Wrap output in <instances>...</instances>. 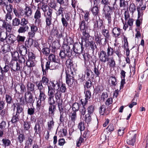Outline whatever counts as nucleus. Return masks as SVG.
I'll return each mask as SVG.
<instances>
[{
    "label": "nucleus",
    "mask_w": 148,
    "mask_h": 148,
    "mask_svg": "<svg viewBox=\"0 0 148 148\" xmlns=\"http://www.w3.org/2000/svg\"><path fill=\"white\" fill-rule=\"evenodd\" d=\"M116 0L114 2L113 6L111 7L109 6H105V7L103 9L104 13L105 16V18L107 19L109 23H111V15L112 14V10H115V6L116 5Z\"/></svg>",
    "instance_id": "f257e3e1"
},
{
    "label": "nucleus",
    "mask_w": 148,
    "mask_h": 148,
    "mask_svg": "<svg viewBox=\"0 0 148 148\" xmlns=\"http://www.w3.org/2000/svg\"><path fill=\"white\" fill-rule=\"evenodd\" d=\"M79 28L81 31L83 35L86 38H89L90 36L89 32L90 31V27L86 25L84 20L79 23Z\"/></svg>",
    "instance_id": "f03ea898"
},
{
    "label": "nucleus",
    "mask_w": 148,
    "mask_h": 148,
    "mask_svg": "<svg viewBox=\"0 0 148 148\" xmlns=\"http://www.w3.org/2000/svg\"><path fill=\"white\" fill-rule=\"evenodd\" d=\"M46 98V96L45 94V91L40 92L39 100L37 102L36 109L37 111L35 112L36 115V116L39 114V111L40 108L41 101H44Z\"/></svg>",
    "instance_id": "7ed1b4c3"
},
{
    "label": "nucleus",
    "mask_w": 148,
    "mask_h": 148,
    "mask_svg": "<svg viewBox=\"0 0 148 148\" xmlns=\"http://www.w3.org/2000/svg\"><path fill=\"white\" fill-rule=\"evenodd\" d=\"M136 134L135 132L132 131L130 132L127 136V143L129 145H133L136 139Z\"/></svg>",
    "instance_id": "20e7f679"
},
{
    "label": "nucleus",
    "mask_w": 148,
    "mask_h": 148,
    "mask_svg": "<svg viewBox=\"0 0 148 148\" xmlns=\"http://www.w3.org/2000/svg\"><path fill=\"white\" fill-rule=\"evenodd\" d=\"M98 56L99 61L102 63H105L110 60L106 52L103 50L101 51L99 53Z\"/></svg>",
    "instance_id": "39448f33"
},
{
    "label": "nucleus",
    "mask_w": 148,
    "mask_h": 148,
    "mask_svg": "<svg viewBox=\"0 0 148 148\" xmlns=\"http://www.w3.org/2000/svg\"><path fill=\"white\" fill-rule=\"evenodd\" d=\"M73 49L74 52L77 54H81L83 53L84 47L82 43H75L73 45Z\"/></svg>",
    "instance_id": "423d86ee"
},
{
    "label": "nucleus",
    "mask_w": 148,
    "mask_h": 148,
    "mask_svg": "<svg viewBox=\"0 0 148 148\" xmlns=\"http://www.w3.org/2000/svg\"><path fill=\"white\" fill-rule=\"evenodd\" d=\"M56 85H57L58 86V87L59 86V84L57 82L55 84L53 82H51L50 83V85L48 86V96H54V95L55 92V90L54 87Z\"/></svg>",
    "instance_id": "0eeeda50"
},
{
    "label": "nucleus",
    "mask_w": 148,
    "mask_h": 148,
    "mask_svg": "<svg viewBox=\"0 0 148 148\" xmlns=\"http://www.w3.org/2000/svg\"><path fill=\"white\" fill-rule=\"evenodd\" d=\"M31 32L28 33V36L30 39L34 37L38 30V27L34 24H32L30 27Z\"/></svg>",
    "instance_id": "6e6552de"
},
{
    "label": "nucleus",
    "mask_w": 148,
    "mask_h": 148,
    "mask_svg": "<svg viewBox=\"0 0 148 148\" xmlns=\"http://www.w3.org/2000/svg\"><path fill=\"white\" fill-rule=\"evenodd\" d=\"M10 66L11 70L14 71H18L20 69V66L16 60H12L10 64Z\"/></svg>",
    "instance_id": "1a4fd4ad"
},
{
    "label": "nucleus",
    "mask_w": 148,
    "mask_h": 148,
    "mask_svg": "<svg viewBox=\"0 0 148 148\" xmlns=\"http://www.w3.org/2000/svg\"><path fill=\"white\" fill-rule=\"evenodd\" d=\"M7 36L4 38H1L0 40L1 41H3L6 38L7 41L8 43L10 44L13 43L15 41V38L14 36L12 34L9 35L7 38Z\"/></svg>",
    "instance_id": "9d476101"
},
{
    "label": "nucleus",
    "mask_w": 148,
    "mask_h": 148,
    "mask_svg": "<svg viewBox=\"0 0 148 148\" xmlns=\"http://www.w3.org/2000/svg\"><path fill=\"white\" fill-rule=\"evenodd\" d=\"M41 17V13L40 10V8H38L35 13L34 16V18L35 19L34 22L35 24L37 23L38 24H39L41 23L40 18Z\"/></svg>",
    "instance_id": "9b49d317"
},
{
    "label": "nucleus",
    "mask_w": 148,
    "mask_h": 148,
    "mask_svg": "<svg viewBox=\"0 0 148 148\" xmlns=\"http://www.w3.org/2000/svg\"><path fill=\"white\" fill-rule=\"evenodd\" d=\"M74 79L73 76H72L70 74H66V82L69 86H71L73 83Z\"/></svg>",
    "instance_id": "f8f14e48"
},
{
    "label": "nucleus",
    "mask_w": 148,
    "mask_h": 148,
    "mask_svg": "<svg viewBox=\"0 0 148 148\" xmlns=\"http://www.w3.org/2000/svg\"><path fill=\"white\" fill-rule=\"evenodd\" d=\"M25 99L28 103H32L33 101V96L29 91H28L25 94Z\"/></svg>",
    "instance_id": "ddd939ff"
},
{
    "label": "nucleus",
    "mask_w": 148,
    "mask_h": 148,
    "mask_svg": "<svg viewBox=\"0 0 148 148\" xmlns=\"http://www.w3.org/2000/svg\"><path fill=\"white\" fill-rule=\"evenodd\" d=\"M23 116H21L19 114L16 113L15 115L13 116L11 122L12 123H15L20 120H23Z\"/></svg>",
    "instance_id": "4468645a"
},
{
    "label": "nucleus",
    "mask_w": 148,
    "mask_h": 148,
    "mask_svg": "<svg viewBox=\"0 0 148 148\" xmlns=\"http://www.w3.org/2000/svg\"><path fill=\"white\" fill-rule=\"evenodd\" d=\"M94 2V5L95 6L92 8L91 9L92 12L94 15H97L99 13V9L98 7L97 6V0H93Z\"/></svg>",
    "instance_id": "2eb2a0df"
},
{
    "label": "nucleus",
    "mask_w": 148,
    "mask_h": 148,
    "mask_svg": "<svg viewBox=\"0 0 148 148\" xmlns=\"http://www.w3.org/2000/svg\"><path fill=\"white\" fill-rule=\"evenodd\" d=\"M84 93L85 97V99H81V101L82 102V101L83 103H85V102L86 101L87 103L88 100L90 99L91 97V93L89 90H85Z\"/></svg>",
    "instance_id": "dca6fc26"
},
{
    "label": "nucleus",
    "mask_w": 148,
    "mask_h": 148,
    "mask_svg": "<svg viewBox=\"0 0 148 148\" xmlns=\"http://www.w3.org/2000/svg\"><path fill=\"white\" fill-rule=\"evenodd\" d=\"M23 11L24 15H25V17H29L31 16L32 14V10L31 8L30 7H26L24 9Z\"/></svg>",
    "instance_id": "f3484780"
},
{
    "label": "nucleus",
    "mask_w": 148,
    "mask_h": 148,
    "mask_svg": "<svg viewBox=\"0 0 148 148\" xmlns=\"http://www.w3.org/2000/svg\"><path fill=\"white\" fill-rule=\"evenodd\" d=\"M68 6H63L62 5H60L59 9L57 11V16L61 15L62 17L64 16L63 12Z\"/></svg>",
    "instance_id": "a211bd4d"
},
{
    "label": "nucleus",
    "mask_w": 148,
    "mask_h": 148,
    "mask_svg": "<svg viewBox=\"0 0 148 148\" xmlns=\"http://www.w3.org/2000/svg\"><path fill=\"white\" fill-rule=\"evenodd\" d=\"M65 17H62L61 21L63 26L66 27L68 26V22H67L70 19V17L68 14H65Z\"/></svg>",
    "instance_id": "6ab92c4d"
},
{
    "label": "nucleus",
    "mask_w": 148,
    "mask_h": 148,
    "mask_svg": "<svg viewBox=\"0 0 148 148\" xmlns=\"http://www.w3.org/2000/svg\"><path fill=\"white\" fill-rule=\"evenodd\" d=\"M29 29L28 26L22 25L21 26L19 27L17 32L19 33H24L25 32H27Z\"/></svg>",
    "instance_id": "aec40b11"
},
{
    "label": "nucleus",
    "mask_w": 148,
    "mask_h": 148,
    "mask_svg": "<svg viewBox=\"0 0 148 148\" xmlns=\"http://www.w3.org/2000/svg\"><path fill=\"white\" fill-rule=\"evenodd\" d=\"M112 34L115 38L118 37L121 33V29L119 28L115 27L113 29Z\"/></svg>",
    "instance_id": "412c9836"
},
{
    "label": "nucleus",
    "mask_w": 148,
    "mask_h": 148,
    "mask_svg": "<svg viewBox=\"0 0 148 148\" xmlns=\"http://www.w3.org/2000/svg\"><path fill=\"white\" fill-rule=\"evenodd\" d=\"M19 53L23 56H25L27 53V48L24 45H21L19 48Z\"/></svg>",
    "instance_id": "4be33fe9"
},
{
    "label": "nucleus",
    "mask_w": 148,
    "mask_h": 148,
    "mask_svg": "<svg viewBox=\"0 0 148 148\" xmlns=\"http://www.w3.org/2000/svg\"><path fill=\"white\" fill-rule=\"evenodd\" d=\"M13 12L16 17L18 18H21L24 15L23 10L17 11L16 8L13 9Z\"/></svg>",
    "instance_id": "5701e85b"
},
{
    "label": "nucleus",
    "mask_w": 148,
    "mask_h": 148,
    "mask_svg": "<svg viewBox=\"0 0 148 148\" xmlns=\"http://www.w3.org/2000/svg\"><path fill=\"white\" fill-rule=\"evenodd\" d=\"M16 109L17 111L16 112V114H19L21 116H22L24 117V114L23 112V110L19 104H18L17 105Z\"/></svg>",
    "instance_id": "b1692460"
},
{
    "label": "nucleus",
    "mask_w": 148,
    "mask_h": 148,
    "mask_svg": "<svg viewBox=\"0 0 148 148\" xmlns=\"http://www.w3.org/2000/svg\"><path fill=\"white\" fill-rule=\"evenodd\" d=\"M81 104L82 105L83 107H82L80 109V112L81 116H82V115L84 116V115L86 113V108L85 106L86 105L87 102L86 101L85 103H83L82 101L81 102Z\"/></svg>",
    "instance_id": "393cba45"
},
{
    "label": "nucleus",
    "mask_w": 148,
    "mask_h": 148,
    "mask_svg": "<svg viewBox=\"0 0 148 148\" xmlns=\"http://www.w3.org/2000/svg\"><path fill=\"white\" fill-rule=\"evenodd\" d=\"M56 110V106L55 105H50L49 108V114L51 116H53Z\"/></svg>",
    "instance_id": "a878e982"
},
{
    "label": "nucleus",
    "mask_w": 148,
    "mask_h": 148,
    "mask_svg": "<svg viewBox=\"0 0 148 148\" xmlns=\"http://www.w3.org/2000/svg\"><path fill=\"white\" fill-rule=\"evenodd\" d=\"M60 64L59 63V62H51L50 69L54 70L57 69L58 68Z\"/></svg>",
    "instance_id": "bb28decb"
},
{
    "label": "nucleus",
    "mask_w": 148,
    "mask_h": 148,
    "mask_svg": "<svg viewBox=\"0 0 148 148\" xmlns=\"http://www.w3.org/2000/svg\"><path fill=\"white\" fill-rule=\"evenodd\" d=\"M92 87V83L90 80H88L86 82L84 85L85 90H90Z\"/></svg>",
    "instance_id": "cd10ccee"
},
{
    "label": "nucleus",
    "mask_w": 148,
    "mask_h": 148,
    "mask_svg": "<svg viewBox=\"0 0 148 148\" xmlns=\"http://www.w3.org/2000/svg\"><path fill=\"white\" fill-rule=\"evenodd\" d=\"M56 102L58 104V106L60 112L63 111V108L62 106L63 101L62 99L56 100Z\"/></svg>",
    "instance_id": "c85d7f7f"
},
{
    "label": "nucleus",
    "mask_w": 148,
    "mask_h": 148,
    "mask_svg": "<svg viewBox=\"0 0 148 148\" xmlns=\"http://www.w3.org/2000/svg\"><path fill=\"white\" fill-rule=\"evenodd\" d=\"M60 46V42L58 40H56L53 42L52 47L53 48L58 49Z\"/></svg>",
    "instance_id": "c756f323"
},
{
    "label": "nucleus",
    "mask_w": 148,
    "mask_h": 148,
    "mask_svg": "<svg viewBox=\"0 0 148 148\" xmlns=\"http://www.w3.org/2000/svg\"><path fill=\"white\" fill-rule=\"evenodd\" d=\"M45 17L46 25L48 26H50L52 24V16H45Z\"/></svg>",
    "instance_id": "7c9ffc66"
},
{
    "label": "nucleus",
    "mask_w": 148,
    "mask_h": 148,
    "mask_svg": "<svg viewBox=\"0 0 148 148\" xmlns=\"http://www.w3.org/2000/svg\"><path fill=\"white\" fill-rule=\"evenodd\" d=\"M66 64V66L70 67V70L73 69V70H74L73 67V62L71 59L69 58L67 60Z\"/></svg>",
    "instance_id": "2f4dec72"
},
{
    "label": "nucleus",
    "mask_w": 148,
    "mask_h": 148,
    "mask_svg": "<svg viewBox=\"0 0 148 148\" xmlns=\"http://www.w3.org/2000/svg\"><path fill=\"white\" fill-rule=\"evenodd\" d=\"M57 2L59 3L60 5L63 6H68L69 1L65 0H56Z\"/></svg>",
    "instance_id": "473e14b6"
},
{
    "label": "nucleus",
    "mask_w": 148,
    "mask_h": 148,
    "mask_svg": "<svg viewBox=\"0 0 148 148\" xmlns=\"http://www.w3.org/2000/svg\"><path fill=\"white\" fill-rule=\"evenodd\" d=\"M27 89L30 91H32L34 90V85L31 82H28L27 85Z\"/></svg>",
    "instance_id": "72a5a7b5"
},
{
    "label": "nucleus",
    "mask_w": 148,
    "mask_h": 148,
    "mask_svg": "<svg viewBox=\"0 0 148 148\" xmlns=\"http://www.w3.org/2000/svg\"><path fill=\"white\" fill-rule=\"evenodd\" d=\"M25 39V36L18 35L16 37V40L18 42L20 43L21 42H23Z\"/></svg>",
    "instance_id": "f704fd0d"
},
{
    "label": "nucleus",
    "mask_w": 148,
    "mask_h": 148,
    "mask_svg": "<svg viewBox=\"0 0 148 148\" xmlns=\"http://www.w3.org/2000/svg\"><path fill=\"white\" fill-rule=\"evenodd\" d=\"M54 95L56 100L61 99L62 94L60 91L59 90H56V92L55 93Z\"/></svg>",
    "instance_id": "c9c22d12"
},
{
    "label": "nucleus",
    "mask_w": 148,
    "mask_h": 148,
    "mask_svg": "<svg viewBox=\"0 0 148 148\" xmlns=\"http://www.w3.org/2000/svg\"><path fill=\"white\" fill-rule=\"evenodd\" d=\"M102 33L105 37V40L107 41L108 39L110 36L108 30L106 29H104L102 31Z\"/></svg>",
    "instance_id": "e433bc0d"
},
{
    "label": "nucleus",
    "mask_w": 148,
    "mask_h": 148,
    "mask_svg": "<svg viewBox=\"0 0 148 148\" xmlns=\"http://www.w3.org/2000/svg\"><path fill=\"white\" fill-rule=\"evenodd\" d=\"M108 61V64L110 67L114 68L116 64L114 60L113 57L110 58V60Z\"/></svg>",
    "instance_id": "4c0bfd02"
},
{
    "label": "nucleus",
    "mask_w": 148,
    "mask_h": 148,
    "mask_svg": "<svg viewBox=\"0 0 148 148\" xmlns=\"http://www.w3.org/2000/svg\"><path fill=\"white\" fill-rule=\"evenodd\" d=\"M70 48L69 45L66 44H64L62 46V49L67 53L70 52Z\"/></svg>",
    "instance_id": "58836bf2"
},
{
    "label": "nucleus",
    "mask_w": 148,
    "mask_h": 148,
    "mask_svg": "<svg viewBox=\"0 0 148 148\" xmlns=\"http://www.w3.org/2000/svg\"><path fill=\"white\" fill-rule=\"evenodd\" d=\"M49 8L47 5L44 3H42L41 6H40V8L43 12L44 15H45L46 11Z\"/></svg>",
    "instance_id": "ea45409f"
},
{
    "label": "nucleus",
    "mask_w": 148,
    "mask_h": 148,
    "mask_svg": "<svg viewBox=\"0 0 148 148\" xmlns=\"http://www.w3.org/2000/svg\"><path fill=\"white\" fill-rule=\"evenodd\" d=\"M2 141L3 143L2 145L5 147L9 146L11 143L10 141L9 140L6 138L3 139Z\"/></svg>",
    "instance_id": "a19ab883"
},
{
    "label": "nucleus",
    "mask_w": 148,
    "mask_h": 148,
    "mask_svg": "<svg viewBox=\"0 0 148 148\" xmlns=\"http://www.w3.org/2000/svg\"><path fill=\"white\" fill-rule=\"evenodd\" d=\"M84 13V20L87 22L89 23L90 21V17L89 16L90 13L88 11H85Z\"/></svg>",
    "instance_id": "79ce46f5"
},
{
    "label": "nucleus",
    "mask_w": 148,
    "mask_h": 148,
    "mask_svg": "<svg viewBox=\"0 0 148 148\" xmlns=\"http://www.w3.org/2000/svg\"><path fill=\"white\" fill-rule=\"evenodd\" d=\"M41 123H36L34 127V130L35 131V133L37 134L39 133L40 132L41 128L40 124Z\"/></svg>",
    "instance_id": "37998d69"
},
{
    "label": "nucleus",
    "mask_w": 148,
    "mask_h": 148,
    "mask_svg": "<svg viewBox=\"0 0 148 148\" xmlns=\"http://www.w3.org/2000/svg\"><path fill=\"white\" fill-rule=\"evenodd\" d=\"M33 140V137L32 136H30L29 137L28 139L26 141L25 145H27L28 147L29 146H31L32 144Z\"/></svg>",
    "instance_id": "c03bdc74"
},
{
    "label": "nucleus",
    "mask_w": 148,
    "mask_h": 148,
    "mask_svg": "<svg viewBox=\"0 0 148 148\" xmlns=\"http://www.w3.org/2000/svg\"><path fill=\"white\" fill-rule=\"evenodd\" d=\"M48 58L49 60L50 61V62L51 61L55 62H57L56 59V56L53 54H50L48 57Z\"/></svg>",
    "instance_id": "a18cd8bd"
},
{
    "label": "nucleus",
    "mask_w": 148,
    "mask_h": 148,
    "mask_svg": "<svg viewBox=\"0 0 148 148\" xmlns=\"http://www.w3.org/2000/svg\"><path fill=\"white\" fill-rule=\"evenodd\" d=\"M114 53V51L113 49L110 46H108L107 49V55L108 56H112Z\"/></svg>",
    "instance_id": "49530a36"
},
{
    "label": "nucleus",
    "mask_w": 148,
    "mask_h": 148,
    "mask_svg": "<svg viewBox=\"0 0 148 148\" xmlns=\"http://www.w3.org/2000/svg\"><path fill=\"white\" fill-rule=\"evenodd\" d=\"M20 24V19L15 18L12 20V25L14 26H17Z\"/></svg>",
    "instance_id": "de8ad7c7"
},
{
    "label": "nucleus",
    "mask_w": 148,
    "mask_h": 148,
    "mask_svg": "<svg viewBox=\"0 0 148 148\" xmlns=\"http://www.w3.org/2000/svg\"><path fill=\"white\" fill-rule=\"evenodd\" d=\"M25 17L22 18L21 20V25L28 26L27 25L29 23L28 20L25 18Z\"/></svg>",
    "instance_id": "09e8293b"
},
{
    "label": "nucleus",
    "mask_w": 148,
    "mask_h": 148,
    "mask_svg": "<svg viewBox=\"0 0 148 148\" xmlns=\"http://www.w3.org/2000/svg\"><path fill=\"white\" fill-rule=\"evenodd\" d=\"M79 105L78 103H73L72 106V109L73 112H76L77 111L79 108Z\"/></svg>",
    "instance_id": "8fccbe9b"
},
{
    "label": "nucleus",
    "mask_w": 148,
    "mask_h": 148,
    "mask_svg": "<svg viewBox=\"0 0 148 148\" xmlns=\"http://www.w3.org/2000/svg\"><path fill=\"white\" fill-rule=\"evenodd\" d=\"M106 109V107L105 105H102L99 109V112L100 114L101 115H103L105 113V111Z\"/></svg>",
    "instance_id": "3c124183"
},
{
    "label": "nucleus",
    "mask_w": 148,
    "mask_h": 148,
    "mask_svg": "<svg viewBox=\"0 0 148 148\" xmlns=\"http://www.w3.org/2000/svg\"><path fill=\"white\" fill-rule=\"evenodd\" d=\"M10 68L8 66L5 64V66L2 68H1V72L2 74L4 73H6L8 72Z\"/></svg>",
    "instance_id": "603ef678"
},
{
    "label": "nucleus",
    "mask_w": 148,
    "mask_h": 148,
    "mask_svg": "<svg viewBox=\"0 0 148 148\" xmlns=\"http://www.w3.org/2000/svg\"><path fill=\"white\" fill-rule=\"evenodd\" d=\"M54 96H49L48 102L50 105H53L55 103L54 99Z\"/></svg>",
    "instance_id": "864d4df0"
},
{
    "label": "nucleus",
    "mask_w": 148,
    "mask_h": 148,
    "mask_svg": "<svg viewBox=\"0 0 148 148\" xmlns=\"http://www.w3.org/2000/svg\"><path fill=\"white\" fill-rule=\"evenodd\" d=\"M12 17L11 14V13L7 12L5 16V19L6 22L10 21L12 20Z\"/></svg>",
    "instance_id": "5fc2aeb1"
},
{
    "label": "nucleus",
    "mask_w": 148,
    "mask_h": 148,
    "mask_svg": "<svg viewBox=\"0 0 148 148\" xmlns=\"http://www.w3.org/2000/svg\"><path fill=\"white\" fill-rule=\"evenodd\" d=\"M53 12V9L49 8L46 11L45 15H44V16H52Z\"/></svg>",
    "instance_id": "6e6d98bb"
},
{
    "label": "nucleus",
    "mask_w": 148,
    "mask_h": 148,
    "mask_svg": "<svg viewBox=\"0 0 148 148\" xmlns=\"http://www.w3.org/2000/svg\"><path fill=\"white\" fill-rule=\"evenodd\" d=\"M5 100L7 103L9 104L11 103L13 101L12 97L8 95H5Z\"/></svg>",
    "instance_id": "4d7b16f0"
},
{
    "label": "nucleus",
    "mask_w": 148,
    "mask_h": 148,
    "mask_svg": "<svg viewBox=\"0 0 148 148\" xmlns=\"http://www.w3.org/2000/svg\"><path fill=\"white\" fill-rule=\"evenodd\" d=\"M93 72L96 77H99L100 74V71L99 70L98 66L96 67V66H94V68L93 69Z\"/></svg>",
    "instance_id": "13d9d810"
},
{
    "label": "nucleus",
    "mask_w": 148,
    "mask_h": 148,
    "mask_svg": "<svg viewBox=\"0 0 148 148\" xmlns=\"http://www.w3.org/2000/svg\"><path fill=\"white\" fill-rule=\"evenodd\" d=\"M2 50L3 53H6L10 51V46L8 45H5L2 48Z\"/></svg>",
    "instance_id": "bf43d9fd"
},
{
    "label": "nucleus",
    "mask_w": 148,
    "mask_h": 148,
    "mask_svg": "<svg viewBox=\"0 0 148 148\" xmlns=\"http://www.w3.org/2000/svg\"><path fill=\"white\" fill-rule=\"evenodd\" d=\"M85 121L87 124H90L91 121V116L89 114H88L86 115Z\"/></svg>",
    "instance_id": "052dcab7"
},
{
    "label": "nucleus",
    "mask_w": 148,
    "mask_h": 148,
    "mask_svg": "<svg viewBox=\"0 0 148 148\" xmlns=\"http://www.w3.org/2000/svg\"><path fill=\"white\" fill-rule=\"evenodd\" d=\"M70 117L71 118V120L74 123L75 121V120L77 117L76 113L75 112H73L71 113V115H70Z\"/></svg>",
    "instance_id": "680f3d73"
},
{
    "label": "nucleus",
    "mask_w": 148,
    "mask_h": 148,
    "mask_svg": "<svg viewBox=\"0 0 148 148\" xmlns=\"http://www.w3.org/2000/svg\"><path fill=\"white\" fill-rule=\"evenodd\" d=\"M25 137L24 134H20L18 137V139L20 143H22L25 140Z\"/></svg>",
    "instance_id": "e2e57ef3"
},
{
    "label": "nucleus",
    "mask_w": 148,
    "mask_h": 148,
    "mask_svg": "<svg viewBox=\"0 0 148 148\" xmlns=\"http://www.w3.org/2000/svg\"><path fill=\"white\" fill-rule=\"evenodd\" d=\"M42 52L44 54L47 56L50 53V50L48 48H45L42 49Z\"/></svg>",
    "instance_id": "0e129e2a"
},
{
    "label": "nucleus",
    "mask_w": 148,
    "mask_h": 148,
    "mask_svg": "<svg viewBox=\"0 0 148 148\" xmlns=\"http://www.w3.org/2000/svg\"><path fill=\"white\" fill-rule=\"evenodd\" d=\"M78 128L80 130L82 134V131H83L85 128L84 123L82 122L79 123L78 125Z\"/></svg>",
    "instance_id": "69168bd1"
},
{
    "label": "nucleus",
    "mask_w": 148,
    "mask_h": 148,
    "mask_svg": "<svg viewBox=\"0 0 148 148\" xmlns=\"http://www.w3.org/2000/svg\"><path fill=\"white\" fill-rule=\"evenodd\" d=\"M12 56L13 58V59L12 60L16 61L18 57L19 54L16 51L12 53Z\"/></svg>",
    "instance_id": "338daca9"
},
{
    "label": "nucleus",
    "mask_w": 148,
    "mask_h": 148,
    "mask_svg": "<svg viewBox=\"0 0 148 148\" xmlns=\"http://www.w3.org/2000/svg\"><path fill=\"white\" fill-rule=\"evenodd\" d=\"M129 10L132 14L136 11V6L134 3H132L130 5L129 7Z\"/></svg>",
    "instance_id": "774afa93"
}]
</instances>
